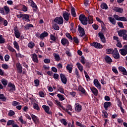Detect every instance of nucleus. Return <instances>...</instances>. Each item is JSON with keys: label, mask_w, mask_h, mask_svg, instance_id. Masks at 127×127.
<instances>
[{"label": "nucleus", "mask_w": 127, "mask_h": 127, "mask_svg": "<svg viewBox=\"0 0 127 127\" xmlns=\"http://www.w3.org/2000/svg\"><path fill=\"white\" fill-rule=\"evenodd\" d=\"M1 83L3 85V87L4 88H5L6 86L7 85V80L4 78H3L1 80Z\"/></svg>", "instance_id": "28"}, {"label": "nucleus", "mask_w": 127, "mask_h": 127, "mask_svg": "<svg viewBox=\"0 0 127 127\" xmlns=\"http://www.w3.org/2000/svg\"><path fill=\"white\" fill-rule=\"evenodd\" d=\"M88 22L89 24H92L94 22V20L93 19V16H88Z\"/></svg>", "instance_id": "43"}, {"label": "nucleus", "mask_w": 127, "mask_h": 127, "mask_svg": "<svg viewBox=\"0 0 127 127\" xmlns=\"http://www.w3.org/2000/svg\"><path fill=\"white\" fill-rule=\"evenodd\" d=\"M112 56L114 59H116V60L120 59V53H119V51H118L117 48H115L114 52H112Z\"/></svg>", "instance_id": "5"}, {"label": "nucleus", "mask_w": 127, "mask_h": 127, "mask_svg": "<svg viewBox=\"0 0 127 127\" xmlns=\"http://www.w3.org/2000/svg\"><path fill=\"white\" fill-rule=\"evenodd\" d=\"M72 39L73 40L74 42H75V43H76V44H79V39H78V37H73Z\"/></svg>", "instance_id": "56"}, {"label": "nucleus", "mask_w": 127, "mask_h": 127, "mask_svg": "<svg viewBox=\"0 0 127 127\" xmlns=\"http://www.w3.org/2000/svg\"><path fill=\"white\" fill-rule=\"evenodd\" d=\"M104 59L107 64H111L113 62V60L109 56H106Z\"/></svg>", "instance_id": "20"}, {"label": "nucleus", "mask_w": 127, "mask_h": 127, "mask_svg": "<svg viewBox=\"0 0 127 127\" xmlns=\"http://www.w3.org/2000/svg\"><path fill=\"white\" fill-rule=\"evenodd\" d=\"M1 67L2 68H3V69H4L5 70H7V69H8V65L5 64H2Z\"/></svg>", "instance_id": "61"}, {"label": "nucleus", "mask_w": 127, "mask_h": 127, "mask_svg": "<svg viewBox=\"0 0 127 127\" xmlns=\"http://www.w3.org/2000/svg\"><path fill=\"white\" fill-rule=\"evenodd\" d=\"M54 22H56V23H57V24H59L60 25L64 23V19H63V17L61 16H60V17H56L54 19Z\"/></svg>", "instance_id": "4"}, {"label": "nucleus", "mask_w": 127, "mask_h": 127, "mask_svg": "<svg viewBox=\"0 0 127 127\" xmlns=\"http://www.w3.org/2000/svg\"><path fill=\"white\" fill-rule=\"evenodd\" d=\"M76 65L79 71H80V72H83V70H84V67H83V65H82V64L79 62H78L76 64Z\"/></svg>", "instance_id": "27"}, {"label": "nucleus", "mask_w": 127, "mask_h": 127, "mask_svg": "<svg viewBox=\"0 0 127 127\" xmlns=\"http://www.w3.org/2000/svg\"><path fill=\"white\" fill-rule=\"evenodd\" d=\"M61 43L62 45L65 46V45H67V46H69V41L66 38H63L61 40Z\"/></svg>", "instance_id": "18"}, {"label": "nucleus", "mask_w": 127, "mask_h": 127, "mask_svg": "<svg viewBox=\"0 0 127 127\" xmlns=\"http://www.w3.org/2000/svg\"><path fill=\"white\" fill-rule=\"evenodd\" d=\"M75 111L77 113H80L82 111V105L77 104V105L75 107Z\"/></svg>", "instance_id": "23"}, {"label": "nucleus", "mask_w": 127, "mask_h": 127, "mask_svg": "<svg viewBox=\"0 0 127 127\" xmlns=\"http://www.w3.org/2000/svg\"><path fill=\"white\" fill-rule=\"evenodd\" d=\"M28 2L31 4L30 6L33 7V8H36V9L38 8V7H37V5H36V3H35L33 0H29Z\"/></svg>", "instance_id": "21"}, {"label": "nucleus", "mask_w": 127, "mask_h": 127, "mask_svg": "<svg viewBox=\"0 0 127 127\" xmlns=\"http://www.w3.org/2000/svg\"><path fill=\"white\" fill-rule=\"evenodd\" d=\"M50 38L51 40H52V41H54V42H56V37H55L54 35L51 34Z\"/></svg>", "instance_id": "60"}, {"label": "nucleus", "mask_w": 127, "mask_h": 127, "mask_svg": "<svg viewBox=\"0 0 127 127\" xmlns=\"http://www.w3.org/2000/svg\"><path fill=\"white\" fill-rule=\"evenodd\" d=\"M30 116L34 124H39V119L38 117L32 114H30Z\"/></svg>", "instance_id": "14"}, {"label": "nucleus", "mask_w": 127, "mask_h": 127, "mask_svg": "<svg viewBox=\"0 0 127 127\" xmlns=\"http://www.w3.org/2000/svg\"><path fill=\"white\" fill-rule=\"evenodd\" d=\"M60 76L62 83L64 84H67V78L66 77V76H65V74L61 73Z\"/></svg>", "instance_id": "10"}, {"label": "nucleus", "mask_w": 127, "mask_h": 127, "mask_svg": "<svg viewBox=\"0 0 127 127\" xmlns=\"http://www.w3.org/2000/svg\"><path fill=\"white\" fill-rule=\"evenodd\" d=\"M35 46V44L32 42H31L28 44V47H29V48H31V49L32 48H33Z\"/></svg>", "instance_id": "48"}, {"label": "nucleus", "mask_w": 127, "mask_h": 127, "mask_svg": "<svg viewBox=\"0 0 127 127\" xmlns=\"http://www.w3.org/2000/svg\"><path fill=\"white\" fill-rule=\"evenodd\" d=\"M114 51V50H113V49H107L106 50V52L107 54H112L113 52Z\"/></svg>", "instance_id": "46"}, {"label": "nucleus", "mask_w": 127, "mask_h": 127, "mask_svg": "<svg viewBox=\"0 0 127 127\" xmlns=\"http://www.w3.org/2000/svg\"><path fill=\"white\" fill-rule=\"evenodd\" d=\"M14 121L13 120H8L7 122V124L6 126H12V127L14 125Z\"/></svg>", "instance_id": "34"}, {"label": "nucleus", "mask_w": 127, "mask_h": 127, "mask_svg": "<svg viewBox=\"0 0 127 127\" xmlns=\"http://www.w3.org/2000/svg\"><path fill=\"white\" fill-rule=\"evenodd\" d=\"M5 43V39L2 37V35H0V44H3V43Z\"/></svg>", "instance_id": "49"}, {"label": "nucleus", "mask_w": 127, "mask_h": 127, "mask_svg": "<svg viewBox=\"0 0 127 127\" xmlns=\"http://www.w3.org/2000/svg\"><path fill=\"white\" fill-rule=\"evenodd\" d=\"M56 103L59 107H60L62 109V110H65V107H64L62 105H61V103L59 102L58 100H56Z\"/></svg>", "instance_id": "41"}, {"label": "nucleus", "mask_w": 127, "mask_h": 127, "mask_svg": "<svg viewBox=\"0 0 127 127\" xmlns=\"http://www.w3.org/2000/svg\"><path fill=\"white\" fill-rule=\"evenodd\" d=\"M30 27H32L33 28L34 27V26L32 25V24H27L26 25L24 26V28L26 29V30H28Z\"/></svg>", "instance_id": "32"}, {"label": "nucleus", "mask_w": 127, "mask_h": 127, "mask_svg": "<svg viewBox=\"0 0 127 127\" xmlns=\"http://www.w3.org/2000/svg\"><path fill=\"white\" fill-rule=\"evenodd\" d=\"M47 36H48V33L46 31H44L41 34V38H42V39H43L44 37H47Z\"/></svg>", "instance_id": "40"}, {"label": "nucleus", "mask_w": 127, "mask_h": 127, "mask_svg": "<svg viewBox=\"0 0 127 127\" xmlns=\"http://www.w3.org/2000/svg\"><path fill=\"white\" fill-rule=\"evenodd\" d=\"M53 78L55 80H59V74L58 73H54Z\"/></svg>", "instance_id": "63"}, {"label": "nucleus", "mask_w": 127, "mask_h": 127, "mask_svg": "<svg viewBox=\"0 0 127 127\" xmlns=\"http://www.w3.org/2000/svg\"><path fill=\"white\" fill-rule=\"evenodd\" d=\"M117 101L118 103V106L119 108H121V107H123L122 101H121V99L117 98Z\"/></svg>", "instance_id": "51"}, {"label": "nucleus", "mask_w": 127, "mask_h": 127, "mask_svg": "<svg viewBox=\"0 0 127 127\" xmlns=\"http://www.w3.org/2000/svg\"><path fill=\"white\" fill-rule=\"evenodd\" d=\"M117 24L120 28H125V26H124V23L122 22H118Z\"/></svg>", "instance_id": "58"}, {"label": "nucleus", "mask_w": 127, "mask_h": 127, "mask_svg": "<svg viewBox=\"0 0 127 127\" xmlns=\"http://www.w3.org/2000/svg\"><path fill=\"white\" fill-rule=\"evenodd\" d=\"M32 59L35 63H38V58L37 57V55L36 54H33L32 55Z\"/></svg>", "instance_id": "25"}, {"label": "nucleus", "mask_w": 127, "mask_h": 127, "mask_svg": "<svg viewBox=\"0 0 127 127\" xmlns=\"http://www.w3.org/2000/svg\"><path fill=\"white\" fill-rule=\"evenodd\" d=\"M127 30L123 29L118 31V35L120 37H123L124 40H127Z\"/></svg>", "instance_id": "2"}, {"label": "nucleus", "mask_w": 127, "mask_h": 127, "mask_svg": "<svg viewBox=\"0 0 127 127\" xmlns=\"http://www.w3.org/2000/svg\"><path fill=\"white\" fill-rule=\"evenodd\" d=\"M120 54L123 56H126V55H127V51H126V50H125L124 49H120Z\"/></svg>", "instance_id": "31"}, {"label": "nucleus", "mask_w": 127, "mask_h": 127, "mask_svg": "<svg viewBox=\"0 0 127 127\" xmlns=\"http://www.w3.org/2000/svg\"><path fill=\"white\" fill-rule=\"evenodd\" d=\"M16 66L18 73L21 74V73H22V66H21V64H20V63H17Z\"/></svg>", "instance_id": "17"}, {"label": "nucleus", "mask_w": 127, "mask_h": 127, "mask_svg": "<svg viewBox=\"0 0 127 127\" xmlns=\"http://www.w3.org/2000/svg\"><path fill=\"white\" fill-rule=\"evenodd\" d=\"M0 99L2 100L3 102H5V101H6V98L4 97V95H3V94L0 93Z\"/></svg>", "instance_id": "42"}, {"label": "nucleus", "mask_w": 127, "mask_h": 127, "mask_svg": "<svg viewBox=\"0 0 127 127\" xmlns=\"http://www.w3.org/2000/svg\"><path fill=\"white\" fill-rule=\"evenodd\" d=\"M78 89L79 92H81L83 95H84L85 96H88V93L87 91H86L85 88H84V87H83L81 85H79Z\"/></svg>", "instance_id": "13"}, {"label": "nucleus", "mask_w": 127, "mask_h": 127, "mask_svg": "<svg viewBox=\"0 0 127 127\" xmlns=\"http://www.w3.org/2000/svg\"><path fill=\"white\" fill-rule=\"evenodd\" d=\"M14 47L18 51H19V45H18V43L16 41L13 42Z\"/></svg>", "instance_id": "36"}, {"label": "nucleus", "mask_w": 127, "mask_h": 127, "mask_svg": "<svg viewBox=\"0 0 127 127\" xmlns=\"http://www.w3.org/2000/svg\"><path fill=\"white\" fill-rule=\"evenodd\" d=\"M60 122L64 125V126H67V125H68V122L66 121V119H61Z\"/></svg>", "instance_id": "47"}, {"label": "nucleus", "mask_w": 127, "mask_h": 127, "mask_svg": "<svg viewBox=\"0 0 127 127\" xmlns=\"http://www.w3.org/2000/svg\"><path fill=\"white\" fill-rule=\"evenodd\" d=\"M79 20H80L83 25H87L88 24V18L84 14H82L79 15Z\"/></svg>", "instance_id": "3"}, {"label": "nucleus", "mask_w": 127, "mask_h": 127, "mask_svg": "<svg viewBox=\"0 0 127 127\" xmlns=\"http://www.w3.org/2000/svg\"><path fill=\"white\" fill-rule=\"evenodd\" d=\"M57 97H59L60 101H64V100H65V98H64V95L61 94H58Z\"/></svg>", "instance_id": "45"}, {"label": "nucleus", "mask_w": 127, "mask_h": 127, "mask_svg": "<svg viewBox=\"0 0 127 127\" xmlns=\"http://www.w3.org/2000/svg\"><path fill=\"white\" fill-rule=\"evenodd\" d=\"M18 105H20V103L17 101H13L12 102V106H13V107H16V106H18Z\"/></svg>", "instance_id": "52"}, {"label": "nucleus", "mask_w": 127, "mask_h": 127, "mask_svg": "<svg viewBox=\"0 0 127 127\" xmlns=\"http://www.w3.org/2000/svg\"><path fill=\"white\" fill-rule=\"evenodd\" d=\"M112 106V103L111 102H106L104 103V108L105 111H108V108H110Z\"/></svg>", "instance_id": "19"}, {"label": "nucleus", "mask_w": 127, "mask_h": 127, "mask_svg": "<svg viewBox=\"0 0 127 127\" xmlns=\"http://www.w3.org/2000/svg\"><path fill=\"white\" fill-rule=\"evenodd\" d=\"M28 18H29V15L27 14H23V17H22V19L23 20H26L27 19H28Z\"/></svg>", "instance_id": "50"}, {"label": "nucleus", "mask_w": 127, "mask_h": 127, "mask_svg": "<svg viewBox=\"0 0 127 127\" xmlns=\"http://www.w3.org/2000/svg\"><path fill=\"white\" fill-rule=\"evenodd\" d=\"M119 71H121V72H123V75H125L126 76H127V69L123 66H119Z\"/></svg>", "instance_id": "22"}, {"label": "nucleus", "mask_w": 127, "mask_h": 127, "mask_svg": "<svg viewBox=\"0 0 127 127\" xmlns=\"http://www.w3.org/2000/svg\"><path fill=\"white\" fill-rule=\"evenodd\" d=\"M34 84H35V86H36V87H38V86H39V80L35 79L34 80Z\"/></svg>", "instance_id": "64"}, {"label": "nucleus", "mask_w": 127, "mask_h": 127, "mask_svg": "<svg viewBox=\"0 0 127 127\" xmlns=\"http://www.w3.org/2000/svg\"><path fill=\"white\" fill-rule=\"evenodd\" d=\"M54 57H55V59L57 62H59V61H60V56H59V54L54 53Z\"/></svg>", "instance_id": "29"}, {"label": "nucleus", "mask_w": 127, "mask_h": 127, "mask_svg": "<svg viewBox=\"0 0 127 127\" xmlns=\"http://www.w3.org/2000/svg\"><path fill=\"white\" fill-rule=\"evenodd\" d=\"M14 33L15 37L17 38H19L20 37V32H19V30L17 29V26H15L13 28Z\"/></svg>", "instance_id": "11"}, {"label": "nucleus", "mask_w": 127, "mask_h": 127, "mask_svg": "<svg viewBox=\"0 0 127 127\" xmlns=\"http://www.w3.org/2000/svg\"><path fill=\"white\" fill-rule=\"evenodd\" d=\"M93 84L97 89H99L100 90L102 89V85L100 84V82H99V80H98L97 79H95L94 80Z\"/></svg>", "instance_id": "12"}, {"label": "nucleus", "mask_w": 127, "mask_h": 127, "mask_svg": "<svg viewBox=\"0 0 127 127\" xmlns=\"http://www.w3.org/2000/svg\"><path fill=\"white\" fill-rule=\"evenodd\" d=\"M101 31L98 33V36H99L103 43H106V37H105L104 33H106V32L107 31V27H106V24H105V23L104 22H102V23L101 24Z\"/></svg>", "instance_id": "1"}, {"label": "nucleus", "mask_w": 127, "mask_h": 127, "mask_svg": "<svg viewBox=\"0 0 127 127\" xmlns=\"http://www.w3.org/2000/svg\"><path fill=\"white\" fill-rule=\"evenodd\" d=\"M91 46H93L95 48L97 49H102L103 48V45L101 43H99L97 42H94L90 44Z\"/></svg>", "instance_id": "6"}, {"label": "nucleus", "mask_w": 127, "mask_h": 127, "mask_svg": "<svg viewBox=\"0 0 127 127\" xmlns=\"http://www.w3.org/2000/svg\"><path fill=\"white\" fill-rule=\"evenodd\" d=\"M43 109H44L45 113H47L48 115H51V112H50V107L46 105H43L42 106Z\"/></svg>", "instance_id": "16"}, {"label": "nucleus", "mask_w": 127, "mask_h": 127, "mask_svg": "<svg viewBox=\"0 0 127 127\" xmlns=\"http://www.w3.org/2000/svg\"><path fill=\"white\" fill-rule=\"evenodd\" d=\"M53 27L55 29V30H59V29H60L59 26H58L57 24H54Z\"/></svg>", "instance_id": "57"}, {"label": "nucleus", "mask_w": 127, "mask_h": 127, "mask_svg": "<svg viewBox=\"0 0 127 127\" xmlns=\"http://www.w3.org/2000/svg\"><path fill=\"white\" fill-rule=\"evenodd\" d=\"M7 49L10 52H15V53H16V51L10 45L8 46Z\"/></svg>", "instance_id": "38"}, {"label": "nucleus", "mask_w": 127, "mask_h": 127, "mask_svg": "<svg viewBox=\"0 0 127 127\" xmlns=\"http://www.w3.org/2000/svg\"><path fill=\"white\" fill-rule=\"evenodd\" d=\"M80 62L81 64H83V65H85L86 62H85V57H84V56H82L81 57Z\"/></svg>", "instance_id": "55"}, {"label": "nucleus", "mask_w": 127, "mask_h": 127, "mask_svg": "<svg viewBox=\"0 0 127 127\" xmlns=\"http://www.w3.org/2000/svg\"><path fill=\"white\" fill-rule=\"evenodd\" d=\"M100 7L102 8L103 9H108V5H107V3L103 2L101 4Z\"/></svg>", "instance_id": "37"}, {"label": "nucleus", "mask_w": 127, "mask_h": 127, "mask_svg": "<svg viewBox=\"0 0 127 127\" xmlns=\"http://www.w3.org/2000/svg\"><path fill=\"white\" fill-rule=\"evenodd\" d=\"M65 35H66V37L67 38H68V39H70V40H73V37H72V36H71V35H70V33H66L65 34Z\"/></svg>", "instance_id": "62"}, {"label": "nucleus", "mask_w": 127, "mask_h": 127, "mask_svg": "<svg viewBox=\"0 0 127 127\" xmlns=\"http://www.w3.org/2000/svg\"><path fill=\"white\" fill-rule=\"evenodd\" d=\"M70 15H71L70 13L66 11H64L63 12V16L65 21H68L69 20Z\"/></svg>", "instance_id": "7"}, {"label": "nucleus", "mask_w": 127, "mask_h": 127, "mask_svg": "<svg viewBox=\"0 0 127 127\" xmlns=\"http://www.w3.org/2000/svg\"><path fill=\"white\" fill-rule=\"evenodd\" d=\"M119 21H127V17L124 16L120 17Z\"/></svg>", "instance_id": "59"}, {"label": "nucleus", "mask_w": 127, "mask_h": 127, "mask_svg": "<svg viewBox=\"0 0 127 127\" xmlns=\"http://www.w3.org/2000/svg\"><path fill=\"white\" fill-rule=\"evenodd\" d=\"M71 14L73 17H76V11H75V8L74 7L71 8Z\"/></svg>", "instance_id": "35"}, {"label": "nucleus", "mask_w": 127, "mask_h": 127, "mask_svg": "<svg viewBox=\"0 0 127 127\" xmlns=\"http://www.w3.org/2000/svg\"><path fill=\"white\" fill-rule=\"evenodd\" d=\"M14 115H15V113L12 110H10L8 113V116H9V117H12V116H14Z\"/></svg>", "instance_id": "54"}, {"label": "nucleus", "mask_w": 127, "mask_h": 127, "mask_svg": "<svg viewBox=\"0 0 127 127\" xmlns=\"http://www.w3.org/2000/svg\"><path fill=\"white\" fill-rule=\"evenodd\" d=\"M66 69L68 70V73H72L73 67H72L70 64H68L66 66Z\"/></svg>", "instance_id": "39"}, {"label": "nucleus", "mask_w": 127, "mask_h": 127, "mask_svg": "<svg viewBox=\"0 0 127 127\" xmlns=\"http://www.w3.org/2000/svg\"><path fill=\"white\" fill-rule=\"evenodd\" d=\"M16 54V57H17L18 58H23L24 57V56L23 55H21L20 53H17L16 52L15 53Z\"/></svg>", "instance_id": "53"}, {"label": "nucleus", "mask_w": 127, "mask_h": 127, "mask_svg": "<svg viewBox=\"0 0 127 127\" xmlns=\"http://www.w3.org/2000/svg\"><path fill=\"white\" fill-rule=\"evenodd\" d=\"M78 30L80 33L79 36H80V37H83V36H84V35L86 34L85 30L80 25H78Z\"/></svg>", "instance_id": "9"}, {"label": "nucleus", "mask_w": 127, "mask_h": 127, "mask_svg": "<svg viewBox=\"0 0 127 127\" xmlns=\"http://www.w3.org/2000/svg\"><path fill=\"white\" fill-rule=\"evenodd\" d=\"M108 19L110 22L112 23V24H113V25H116V23H117V21H116V19H115V18H113L112 17H109Z\"/></svg>", "instance_id": "26"}, {"label": "nucleus", "mask_w": 127, "mask_h": 127, "mask_svg": "<svg viewBox=\"0 0 127 127\" xmlns=\"http://www.w3.org/2000/svg\"><path fill=\"white\" fill-rule=\"evenodd\" d=\"M90 90L92 93H93V95H94V96H98L99 94V91H98V89H97L96 87L92 86L90 87Z\"/></svg>", "instance_id": "15"}, {"label": "nucleus", "mask_w": 127, "mask_h": 127, "mask_svg": "<svg viewBox=\"0 0 127 127\" xmlns=\"http://www.w3.org/2000/svg\"><path fill=\"white\" fill-rule=\"evenodd\" d=\"M3 8L4 10H5V14H8V13H9V11H10L9 7H8L7 6H4Z\"/></svg>", "instance_id": "33"}, {"label": "nucleus", "mask_w": 127, "mask_h": 127, "mask_svg": "<svg viewBox=\"0 0 127 127\" xmlns=\"http://www.w3.org/2000/svg\"><path fill=\"white\" fill-rule=\"evenodd\" d=\"M114 10L116 12H119V13H123L124 12V9L119 7H114Z\"/></svg>", "instance_id": "24"}, {"label": "nucleus", "mask_w": 127, "mask_h": 127, "mask_svg": "<svg viewBox=\"0 0 127 127\" xmlns=\"http://www.w3.org/2000/svg\"><path fill=\"white\" fill-rule=\"evenodd\" d=\"M7 87L9 88L8 89V92H13V91H15V85L11 83V82L8 83Z\"/></svg>", "instance_id": "8"}, {"label": "nucleus", "mask_w": 127, "mask_h": 127, "mask_svg": "<svg viewBox=\"0 0 127 127\" xmlns=\"http://www.w3.org/2000/svg\"><path fill=\"white\" fill-rule=\"evenodd\" d=\"M33 108L34 110H37V111H40V107L37 103H34L33 104Z\"/></svg>", "instance_id": "44"}, {"label": "nucleus", "mask_w": 127, "mask_h": 127, "mask_svg": "<svg viewBox=\"0 0 127 127\" xmlns=\"http://www.w3.org/2000/svg\"><path fill=\"white\" fill-rule=\"evenodd\" d=\"M58 91L61 93V94H64V89L62 87V86H60L59 85H58Z\"/></svg>", "instance_id": "30"}]
</instances>
